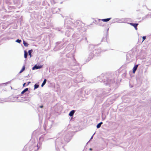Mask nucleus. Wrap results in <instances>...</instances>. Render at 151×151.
<instances>
[{
  "label": "nucleus",
  "instance_id": "4468645a",
  "mask_svg": "<svg viewBox=\"0 0 151 151\" xmlns=\"http://www.w3.org/2000/svg\"><path fill=\"white\" fill-rule=\"evenodd\" d=\"M21 42V40H19V39H17L16 41V42H17L19 43H20Z\"/></svg>",
  "mask_w": 151,
  "mask_h": 151
},
{
  "label": "nucleus",
  "instance_id": "6e6552de",
  "mask_svg": "<svg viewBox=\"0 0 151 151\" xmlns=\"http://www.w3.org/2000/svg\"><path fill=\"white\" fill-rule=\"evenodd\" d=\"M25 68V66H23L22 69L19 72V73H21L24 70Z\"/></svg>",
  "mask_w": 151,
  "mask_h": 151
},
{
  "label": "nucleus",
  "instance_id": "dca6fc26",
  "mask_svg": "<svg viewBox=\"0 0 151 151\" xmlns=\"http://www.w3.org/2000/svg\"><path fill=\"white\" fill-rule=\"evenodd\" d=\"M25 84H26V83H24L23 84V87H24Z\"/></svg>",
  "mask_w": 151,
  "mask_h": 151
},
{
  "label": "nucleus",
  "instance_id": "39448f33",
  "mask_svg": "<svg viewBox=\"0 0 151 151\" xmlns=\"http://www.w3.org/2000/svg\"><path fill=\"white\" fill-rule=\"evenodd\" d=\"M111 19V18H109L105 19H103L101 20L102 21L104 22H107L109 21Z\"/></svg>",
  "mask_w": 151,
  "mask_h": 151
},
{
  "label": "nucleus",
  "instance_id": "20e7f679",
  "mask_svg": "<svg viewBox=\"0 0 151 151\" xmlns=\"http://www.w3.org/2000/svg\"><path fill=\"white\" fill-rule=\"evenodd\" d=\"M74 113H75V111L74 110H72L70 112V113H69V115L70 116H72L73 115Z\"/></svg>",
  "mask_w": 151,
  "mask_h": 151
},
{
  "label": "nucleus",
  "instance_id": "1a4fd4ad",
  "mask_svg": "<svg viewBox=\"0 0 151 151\" xmlns=\"http://www.w3.org/2000/svg\"><path fill=\"white\" fill-rule=\"evenodd\" d=\"M102 122H100V123H99V124H98L97 125V126H96V127H97V128H100V127H101V125L102 124Z\"/></svg>",
  "mask_w": 151,
  "mask_h": 151
},
{
  "label": "nucleus",
  "instance_id": "7ed1b4c3",
  "mask_svg": "<svg viewBox=\"0 0 151 151\" xmlns=\"http://www.w3.org/2000/svg\"><path fill=\"white\" fill-rule=\"evenodd\" d=\"M138 65H135L133 68V73H134L135 72L136 70H137Z\"/></svg>",
  "mask_w": 151,
  "mask_h": 151
},
{
  "label": "nucleus",
  "instance_id": "a211bd4d",
  "mask_svg": "<svg viewBox=\"0 0 151 151\" xmlns=\"http://www.w3.org/2000/svg\"><path fill=\"white\" fill-rule=\"evenodd\" d=\"M30 83V82H29L28 83L27 85H29V84Z\"/></svg>",
  "mask_w": 151,
  "mask_h": 151
},
{
  "label": "nucleus",
  "instance_id": "423d86ee",
  "mask_svg": "<svg viewBox=\"0 0 151 151\" xmlns=\"http://www.w3.org/2000/svg\"><path fill=\"white\" fill-rule=\"evenodd\" d=\"M28 90V88H25V89H24L23 91H22L21 92V94H23L24 93H25Z\"/></svg>",
  "mask_w": 151,
  "mask_h": 151
},
{
  "label": "nucleus",
  "instance_id": "f257e3e1",
  "mask_svg": "<svg viewBox=\"0 0 151 151\" xmlns=\"http://www.w3.org/2000/svg\"><path fill=\"white\" fill-rule=\"evenodd\" d=\"M129 24L130 25L133 26L136 30H137V27L138 25V24L131 23H130Z\"/></svg>",
  "mask_w": 151,
  "mask_h": 151
},
{
  "label": "nucleus",
  "instance_id": "f8f14e48",
  "mask_svg": "<svg viewBox=\"0 0 151 151\" xmlns=\"http://www.w3.org/2000/svg\"><path fill=\"white\" fill-rule=\"evenodd\" d=\"M23 44L24 46L26 47H27L28 46V44L27 42H25V41H23Z\"/></svg>",
  "mask_w": 151,
  "mask_h": 151
},
{
  "label": "nucleus",
  "instance_id": "f3484780",
  "mask_svg": "<svg viewBox=\"0 0 151 151\" xmlns=\"http://www.w3.org/2000/svg\"><path fill=\"white\" fill-rule=\"evenodd\" d=\"M40 108H42V107H43V106L42 105V106H40Z\"/></svg>",
  "mask_w": 151,
  "mask_h": 151
},
{
  "label": "nucleus",
  "instance_id": "ddd939ff",
  "mask_svg": "<svg viewBox=\"0 0 151 151\" xmlns=\"http://www.w3.org/2000/svg\"><path fill=\"white\" fill-rule=\"evenodd\" d=\"M39 86V85L36 84H35L34 85V89L37 88Z\"/></svg>",
  "mask_w": 151,
  "mask_h": 151
},
{
  "label": "nucleus",
  "instance_id": "9d476101",
  "mask_svg": "<svg viewBox=\"0 0 151 151\" xmlns=\"http://www.w3.org/2000/svg\"><path fill=\"white\" fill-rule=\"evenodd\" d=\"M24 57L25 58H26L27 57V52L25 50L24 51Z\"/></svg>",
  "mask_w": 151,
  "mask_h": 151
},
{
  "label": "nucleus",
  "instance_id": "2eb2a0df",
  "mask_svg": "<svg viewBox=\"0 0 151 151\" xmlns=\"http://www.w3.org/2000/svg\"><path fill=\"white\" fill-rule=\"evenodd\" d=\"M146 39L145 36H143L142 37L143 40L142 42H143Z\"/></svg>",
  "mask_w": 151,
  "mask_h": 151
},
{
  "label": "nucleus",
  "instance_id": "9b49d317",
  "mask_svg": "<svg viewBox=\"0 0 151 151\" xmlns=\"http://www.w3.org/2000/svg\"><path fill=\"white\" fill-rule=\"evenodd\" d=\"M32 52V50H31L28 51L29 55L30 56V57H31V53Z\"/></svg>",
  "mask_w": 151,
  "mask_h": 151
},
{
  "label": "nucleus",
  "instance_id": "aec40b11",
  "mask_svg": "<svg viewBox=\"0 0 151 151\" xmlns=\"http://www.w3.org/2000/svg\"><path fill=\"white\" fill-rule=\"evenodd\" d=\"M90 150H91V148H90Z\"/></svg>",
  "mask_w": 151,
  "mask_h": 151
},
{
  "label": "nucleus",
  "instance_id": "0eeeda50",
  "mask_svg": "<svg viewBox=\"0 0 151 151\" xmlns=\"http://www.w3.org/2000/svg\"><path fill=\"white\" fill-rule=\"evenodd\" d=\"M47 81V80L46 79H45L44 80V81L43 82V83H42L41 85V87H42L46 83V82Z\"/></svg>",
  "mask_w": 151,
  "mask_h": 151
},
{
  "label": "nucleus",
  "instance_id": "6ab92c4d",
  "mask_svg": "<svg viewBox=\"0 0 151 151\" xmlns=\"http://www.w3.org/2000/svg\"><path fill=\"white\" fill-rule=\"evenodd\" d=\"M92 137H93L92 136V137H91V139H92Z\"/></svg>",
  "mask_w": 151,
  "mask_h": 151
},
{
  "label": "nucleus",
  "instance_id": "f03ea898",
  "mask_svg": "<svg viewBox=\"0 0 151 151\" xmlns=\"http://www.w3.org/2000/svg\"><path fill=\"white\" fill-rule=\"evenodd\" d=\"M41 68V67L39 66H37L36 65H35L32 68V70L37 69H40Z\"/></svg>",
  "mask_w": 151,
  "mask_h": 151
}]
</instances>
